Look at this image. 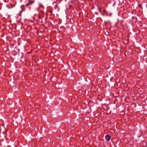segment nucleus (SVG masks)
I'll return each mask as SVG.
<instances>
[{"mask_svg":"<svg viewBox=\"0 0 147 147\" xmlns=\"http://www.w3.org/2000/svg\"><path fill=\"white\" fill-rule=\"evenodd\" d=\"M39 7H38L36 9V10L38 11L39 10Z\"/></svg>","mask_w":147,"mask_h":147,"instance_id":"nucleus-3","label":"nucleus"},{"mask_svg":"<svg viewBox=\"0 0 147 147\" xmlns=\"http://www.w3.org/2000/svg\"><path fill=\"white\" fill-rule=\"evenodd\" d=\"M98 10L100 11V9H98Z\"/></svg>","mask_w":147,"mask_h":147,"instance_id":"nucleus-7","label":"nucleus"},{"mask_svg":"<svg viewBox=\"0 0 147 147\" xmlns=\"http://www.w3.org/2000/svg\"><path fill=\"white\" fill-rule=\"evenodd\" d=\"M105 140L107 141H109L110 140L111 136L109 135H106L105 137Z\"/></svg>","mask_w":147,"mask_h":147,"instance_id":"nucleus-1","label":"nucleus"},{"mask_svg":"<svg viewBox=\"0 0 147 147\" xmlns=\"http://www.w3.org/2000/svg\"><path fill=\"white\" fill-rule=\"evenodd\" d=\"M31 3V1H29V3L26 4V6H28V5H29Z\"/></svg>","mask_w":147,"mask_h":147,"instance_id":"nucleus-2","label":"nucleus"},{"mask_svg":"<svg viewBox=\"0 0 147 147\" xmlns=\"http://www.w3.org/2000/svg\"><path fill=\"white\" fill-rule=\"evenodd\" d=\"M95 14H97V15L98 14V13H97V12H95Z\"/></svg>","mask_w":147,"mask_h":147,"instance_id":"nucleus-6","label":"nucleus"},{"mask_svg":"<svg viewBox=\"0 0 147 147\" xmlns=\"http://www.w3.org/2000/svg\"><path fill=\"white\" fill-rule=\"evenodd\" d=\"M112 15V13H111L110 14L109 16H111Z\"/></svg>","mask_w":147,"mask_h":147,"instance_id":"nucleus-5","label":"nucleus"},{"mask_svg":"<svg viewBox=\"0 0 147 147\" xmlns=\"http://www.w3.org/2000/svg\"><path fill=\"white\" fill-rule=\"evenodd\" d=\"M105 24H106L107 23V22H106V21H105Z\"/></svg>","mask_w":147,"mask_h":147,"instance_id":"nucleus-4","label":"nucleus"}]
</instances>
